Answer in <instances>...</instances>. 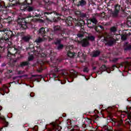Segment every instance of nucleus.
I'll return each instance as SVG.
<instances>
[{"instance_id": "f257e3e1", "label": "nucleus", "mask_w": 131, "mask_h": 131, "mask_svg": "<svg viewBox=\"0 0 131 131\" xmlns=\"http://www.w3.org/2000/svg\"><path fill=\"white\" fill-rule=\"evenodd\" d=\"M119 11H120V6L118 4L115 6V11L113 12V17H118Z\"/></svg>"}, {"instance_id": "f03ea898", "label": "nucleus", "mask_w": 131, "mask_h": 131, "mask_svg": "<svg viewBox=\"0 0 131 131\" xmlns=\"http://www.w3.org/2000/svg\"><path fill=\"white\" fill-rule=\"evenodd\" d=\"M104 40L105 41H107V45L108 46H112L114 42L115 41V39L112 38V37L107 36L106 38H104Z\"/></svg>"}, {"instance_id": "7ed1b4c3", "label": "nucleus", "mask_w": 131, "mask_h": 131, "mask_svg": "<svg viewBox=\"0 0 131 131\" xmlns=\"http://www.w3.org/2000/svg\"><path fill=\"white\" fill-rule=\"evenodd\" d=\"M113 125H117L118 126H120L122 124V120H112Z\"/></svg>"}, {"instance_id": "20e7f679", "label": "nucleus", "mask_w": 131, "mask_h": 131, "mask_svg": "<svg viewBox=\"0 0 131 131\" xmlns=\"http://www.w3.org/2000/svg\"><path fill=\"white\" fill-rule=\"evenodd\" d=\"M49 37L48 36L44 35L43 36V38H41L40 37L38 38L35 40V42L39 43V42H42V41H45V40L48 39Z\"/></svg>"}, {"instance_id": "39448f33", "label": "nucleus", "mask_w": 131, "mask_h": 131, "mask_svg": "<svg viewBox=\"0 0 131 131\" xmlns=\"http://www.w3.org/2000/svg\"><path fill=\"white\" fill-rule=\"evenodd\" d=\"M81 43L82 45V47H88V46H90V42H89V40H87V39H83L81 41Z\"/></svg>"}, {"instance_id": "423d86ee", "label": "nucleus", "mask_w": 131, "mask_h": 131, "mask_svg": "<svg viewBox=\"0 0 131 131\" xmlns=\"http://www.w3.org/2000/svg\"><path fill=\"white\" fill-rule=\"evenodd\" d=\"M27 8V5L25 3H23L20 5V9L21 11H26Z\"/></svg>"}, {"instance_id": "0eeeda50", "label": "nucleus", "mask_w": 131, "mask_h": 131, "mask_svg": "<svg viewBox=\"0 0 131 131\" xmlns=\"http://www.w3.org/2000/svg\"><path fill=\"white\" fill-rule=\"evenodd\" d=\"M30 38H31V37L30 35L25 36L23 37V39L24 41H29Z\"/></svg>"}, {"instance_id": "6e6552de", "label": "nucleus", "mask_w": 131, "mask_h": 131, "mask_svg": "<svg viewBox=\"0 0 131 131\" xmlns=\"http://www.w3.org/2000/svg\"><path fill=\"white\" fill-rule=\"evenodd\" d=\"M68 57H70V58H72L75 56V53L69 50V51L68 52Z\"/></svg>"}, {"instance_id": "1a4fd4ad", "label": "nucleus", "mask_w": 131, "mask_h": 131, "mask_svg": "<svg viewBox=\"0 0 131 131\" xmlns=\"http://www.w3.org/2000/svg\"><path fill=\"white\" fill-rule=\"evenodd\" d=\"M86 39L88 41L89 40H91V41H94V40H95V36L93 35H89L87 37Z\"/></svg>"}, {"instance_id": "9d476101", "label": "nucleus", "mask_w": 131, "mask_h": 131, "mask_svg": "<svg viewBox=\"0 0 131 131\" xmlns=\"http://www.w3.org/2000/svg\"><path fill=\"white\" fill-rule=\"evenodd\" d=\"M18 26L21 29H27V26L26 24H19Z\"/></svg>"}, {"instance_id": "9b49d317", "label": "nucleus", "mask_w": 131, "mask_h": 131, "mask_svg": "<svg viewBox=\"0 0 131 131\" xmlns=\"http://www.w3.org/2000/svg\"><path fill=\"white\" fill-rule=\"evenodd\" d=\"M38 33H40V34H45L46 33V31L45 30V28H41L38 31Z\"/></svg>"}, {"instance_id": "f8f14e48", "label": "nucleus", "mask_w": 131, "mask_h": 131, "mask_svg": "<svg viewBox=\"0 0 131 131\" xmlns=\"http://www.w3.org/2000/svg\"><path fill=\"white\" fill-rule=\"evenodd\" d=\"M85 4H86L85 3V1L84 0H81L80 1H79V4H78V6H84V5H85Z\"/></svg>"}, {"instance_id": "ddd939ff", "label": "nucleus", "mask_w": 131, "mask_h": 131, "mask_svg": "<svg viewBox=\"0 0 131 131\" xmlns=\"http://www.w3.org/2000/svg\"><path fill=\"white\" fill-rule=\"evenodd\" d=\"M34 10V8L33 7L27 6V10L28 11V12H32Z\"/></svg>"}, {"instance_id": "4468645a", "label": "nucleus", "mask_w": 131, "mask_h": 131, "mask_svg": "<svg viewBox=\"0 0 131 131\" xmlns=\"http://www.w3.org/2000/svg\"><path fill=\"white\" fill-rule=\"evenodd\" d=\"M100 70L101 71H106L107 70V68L106 67V66L103 65L100 69Z\"/></svg>"}, {"instance_id": "2eb2a0df", "label": "nucleus", "mask_w": 131, "mask_h": 131, "mask_svg": "<svg viewBox=\"0 0 131 131\" xmlns=\"http://www.w3.org/2000/svg\"><path fill=\"white\" fill-rule=\"evenodd\" d=\"M123 112H125V113H126L127 115V118L130 120L131 119V112H128L127 111H124Z\"/></svg>"}, {"instance_id": "dca6fc26", "label": "nucleus", "mask_w": 131, "mask_h": 131, "mask_svg": "<svg viewBox=\"0 0 131 131\" xmlns=\"http://www.w3.org/2000/svg\"><path fill=\"white\" fill-rule=\"evenodd\" d=\"M100 55V51H97L94 52L93 53V57H98V55Z\"/></svg>"}, {"instance_id": "f3484780", "label": "nucleus", "mask_w": 131, "mask_h": 131, "mask_svg": "<svg viewBox=\"0 0 131 131\" xmlns=\"http://www.w3.org/2000/svg\"><path fill=\"white\" fill-rule=\"evenodd\" d=\"M25 2L24 3L26 5L27 4L28 5H31L32 4V0H25Z\"/></svg>"}, {"instance_id": "a211bd4d", "label": "nucleus", "mask_w": 131, "mask_h": 131, "mask_svg": "<svg viewBox=\"0 0 131 131\" xmlns=\"http://www.w3.org/2000/svg\"><path fill=\"white\" fill-rule=\"evenodd\" d=\"M91 22H93L94 24L97 25V23H98V21H97V19L96 18H93L91 19Z\"/></svg>"}, {"instance_id": "6ab92c4d", "label": "nucleus", "mask_w": 131, "mask_h": 131, "mask_svg": "<svg viewBox=\"0 0 131 131\" xmlns=\"http://www.w3.org/2000/svg\"><path fill=\"white\" fill-rule=\"evenodd\" d=\"M111 32H115L116 31V28L115 27H113L111 28Z\"/></svg>"}, {"instance_id": "aec40b11", "label": "nucleus", "mask_w": 131, "mask_h": 131, "mask_svg": "<svg viewBox=\"0 0 131 131\" xmlns=\"http://www.w3.org/2000/svg\"><path fill=\"white\" fill-rule=\"evenodd\" d=\"M64 46L62 44H60L58 47H57V49L58 50H62V49H63Z\"/></svg>"}, {"instance_id": "412c9836", "label": "nucleus", "mask_w": 131, "mask_h": 131, "mask_svg": "<svg viewBox=\"0 0 131 131\" xmlns=\"http://www.w3.org/2000/svg\"><path fill=\"white\" fill-rule=\"evenodd\" d=\"M109 130H110L108 129V127L107 126H104L102 129V131H109Z\"/></svg>"}, {"instance_id": "4be33fe9", "label": "nucleus", "mask_w": 131, "mask_h": 131, "mask_svg": "<svg viewBox=\"0 0 131 131\" xmlns=\"http://www.w3.org/2000/svg\"><path fill=\"white\" fill-rule=\"evenodd\" d=\"M26 65H28V62H24L20 63L21 66H26Z\"/></svg>"}, {"instance_id": "5701e85b", "label": "nucleus", "mask_w": 131, "mask_h": 131, "mask_svg": "<svg viewBox=\"0 0 131 131\" xmlns=\"http://www.w3.org/2000/svg\"><path fill=\"white\" fill-rule=\"evenodd\" d=\"M122 40H125L126 39V35H123L121 36Z\"/></svg>"}, {"instance_id": "b1692460", "label": "nucleus", "mask_w": 131, "mask_h": 131, "mask_svg": "<svg viewBox=\"0 0 131 131\" xmlns=\"http://www.w3.org/2000/svg\"><path fill=\"white\" fill-rule=\"evenodd\" d=\"M60 29V26H56L54 27V30L56 31L57 30H59Z\"/></svg>"}, {"instance_id": "393cba45", "label": "nucleus", "mask_w": 131, "mask_h": 131, "mask_svg": "<svg viewBox=\"0 0 131 131\" xmlns=\"http://www.w3.org/2000/svg\"><path fill=\"white\" fill-rule=\"evenodd\" d=\"M32 60H33V56L31 55L29 57V61H32Z\"/></svg>"}, {"instance_id": "a878e982", "label": "nucleus", "mask_w": 131, "mask_h": 131, "mask_svg": "<svg viewBox=\"0 0 131 131\" xmlns=\"http://www.w3.org/2000/svg\"><path fill=\"white\" fill-rule=\"evenodd\" d=\"M77 36L78 37H82V36H83V35L81 33H79L77 34Z\"/></svg>"}, {"instance_id": "bb28decb", "label": "nucleus", "mask_w": 131, "mask_h": 131, "mask_svg": "<svg viewBox=\"0 0 131 131\" xmlns=\"http://www.w3.org/2000/svg\"><path fill=\"white\" fill-rule=\"evenodd\" d=\"M84 72H89V69L88 68H85L83 70Z\"/></svg>"}, {"instance_id": "cd10ccee", "label": "nucleus", "mask_w": 131, "mask_h": 131, "mask_svg": "<svg viewBox=\"0 0 131 131\" xmlns=\"http://www.w3.org/2000/svg\"><path fill=\"white\" fill-rule=\"evenodd\" d=\"M60 42H61V40L60 39L57 40V41L55 42V45H58L60 43Z\"/></svg>"}, {"instance_id": "c85d7f7f", "label": "nucleus", "mask_w": 131, "mask_h": 131, "mask_svg": "<svg viewBox=\"0 0 131 131\" xmlns=\"http://www.w3.org/2000/svg\"><path fill=\"white\" fill-rule=\"evenodd\" d=\"M5 50V47H0V52H3Z\"/></svg>"}, {"instance_id": "c756f323", "label": "nucleus", "mask_w": 131, "mask_h": 131, "mask_svg": "<svg viewBox=\"0 0 131 131\" xmlns=\"http://www.w3.org/2000/svg\"><path fill=\"white\" fill-rule=\"evenodd\" d=\"M5 126L6 127L8 126V125H9V122L5 121Z\"/></svg>"}, {"instance_id": "7c9ffc66", "label": "nucleus", "mask_w": 131, "mask_h": 131, "mask_svg": "<svg viewBox=\"0 0 131 131\" xmlns=\"http://www.w3.org/2000/svg\"><path fill=\"white\" fill-rule=\"evenodd\" d=\"M30 97H34V93H31L30 94Z\"/></svg>"}, {"instance_id": "2f4dec72", "label": "nucleus", "mask_w": 131, "mask_h": 131, "mask_svg": "<svg viewBox=\"0 0 131 131\" xmlns=\"http://www.w3.org/2000/svg\"><path fill=\"white\" fill-rule=\"evenodd\" d=\"M18 73H19V74H22L23 73V72L21 71H19L18 72Z\"/></svg>"}, {"instance_id": "473e14b6", "label": "nucleus", "mask_w": 131, "mask_h": 131, "mask_svg": "<svg viewBox=\"0 0 131 131\" xmlns=\"http://www.w3.org/2000/svg\"><path fill=\"white\" fill-rule=\"evenodd\" d=\"M76 14H77L78 15H79V14H80V12L77 11V12H76Z\"/></svg>"}, {"instance_id": "72a5a7b5", "label": "nucleus", "mask_w": 131, "mask_h": 131, "mask_svg": "<svg viewBox=\"0 0 131 131\" xmlns=\"http://www.w3.org/2000/svg\"><path fill=\"white\" fill-rule=\"evenodd\" d=\"M43 13H42V14H47V15H49V13H48V12H42Z\"/></svg>"}, {"instance_id": "f704fd0d", "label": "nucleus", "mask_w": 131, "mask_h": 131, "mask_svg": "<svg viewBox=\"0 0 131 131\" xmlns=\"http://www.w3.org/2000/svg\"><path fill=\"white\" fill-rule=\"evenodd\" d=\"M53 77H54V78H57V76H56L55 75H53Z\"/></svg>"}, {"instance_id": "c9c22d12", "label": "nucleus", "mask_w": 131, "mask_h": 131, "mask_svg": "<svg viewBox=\"0 0 131 131\" xmlns=\"http://www.w3.org/2000/svg\"><path fill=\"white\" fill-rule=\"evenodd\" d=\"M70 48V47H69V46H68L67 47V51H68L69 50V48Z\"/></svg>"}, {"instance_id": "e433bc0d", "label": "nucleus", "mask_w": 131, "mask_h": 131, "mask_svg": "<svg viewBox=\"0 0 131 131\" xmlns=\"http://www.w3.org/2000/svg\"><path fill=\"white\" fill-rule=\"evenodd\" d=\"M0 28H3V25L0 23Z\"/></svg>"}, {"instance_id": "4c0bfd02", "label": "nucleus", "mask_w": 131, "mask_h": 131, "mask_svg": "<svg viewBox=\"0 0 131 131\" xmlns=\"http://www.w3.org/2000/svg\"><path fill=\"white\" fill-rule=\"evenodd\" d=\"M2 120H4V121L6 120V119L5 118H2Z\"/></svg>"}, {"instance_id": "58836bf2", "label": "nucleus", "mask_w": 131, "mask_h": 131, "mask_svg": "<svg viewBox=\"0 0 131 131\" xmlns=\"http://www.w3.org/2000/svg\"><path fill=\"white\" fill-rule=\"evenodd\" d=\"M30 17H31V16L28 15V17H27V18H30Z\"/></svg>"}, {"instance_id": "ea45409f", "label": "nucleus", "mask_w": 131, "mask_h": 131, "mask_svg": "<svg viewBox=\"0 0 131 131\" xmlns=\"http://www.w3.org/2000/svg\"><path fill=\"white\" fill-rule=\"evenodd\" d=\"M96 67H93V70H95L96 69Z\"/></svg>"}, {"instance_id": "a19ab883", "label": "nucleus", "mask_w": 131, "mask_h": 131, "mask_svg": "<svg viewBox=\"0 0 131 131\" xmlns=\"http://www.w3.org/2000/svg\"><path fill=\"white\" fill-rule=\"evenodd\" d=\"M9 73H11V72H12V71H11V70H9Z\"/></svg>"}, {"instance_id": "79ce46f5", "label": "nucleus", "mask_w": 131, "mask_h": 131, "mask_svg": "<svg viewBox=\"0 0 131 131\" xmlns=\"http://www.w3.org/2000/svg\"><path fill=\"white\" fill-rule=\"evenodd\" d=\"M113 67H116V65H114V66H113Z\"/></svg>"}, {"instance_id": "37998d69", "label": "nucleus", "mask_w": 131, "mask_h": 131, "mask_svg": "<svg viewBox=\"0 0 131 131\" xmlns=\"http://www.w3.org/2000/svg\"><path fill=\"white\" fill-rule=\"evenodd\" d=\"M0 91H4V89H0Z\"/></svg>"}, {"instance_id": "c03bdc74", "label": "nucleus", "mask_w": 131, "mask_h": 131, "mask_svg": "<svg viewBox=\"0 0 131 131\" xmlns=\"http://www.w3.org/2000/svg\"><path fill=\"white\" fill-rule=\"evenodd\" d=\"M95 29L96 31H97V28H95Z\"/></svg>"}, {"instance_id": "a18cd8bd", "label": "nucleus", "mask_w": 131, "mask_h": 131, "mask_svg": "<svg viewBox=\"0 0 131 131\" xmlns=\"http://www.w3.org/2000/svg\"><path fill=\"white\" fill-rule=\"evenodd\" d=\"M99 27H100V28H102V26H100Z\"/></svg>"}, {"instance_id": "49530a36", "label": "nucleus", "mask_w": 131, "mask_h": 131, "mask_svg": "<svg viewBox=\"0 0 131 131\" xmlns=\"http://www.w3.org/2000/svg\"><path fill=\"white\" fill-rule=\"evenodd\" d=\"M120 67H123L122 64H121V65L120 66Z\"/></svg>"}, {"instance_id": "de8ad7c7", "label": "nucleus", "mask_w": 131, "mask_h": 131, "mask_svg": "<svg viewBox=\"0 0 131 131\" xmlns=\"http://www.w3.org/2000/svg\"><path fill=\"white\" fill-rule=\"evenodd\" d=\"M55 72H58V70H55Z\"/></svg>"}, {"instance_id": "09e8293b", "label": "nucleus", "mask_w": 131, "mask_h": 131, "mask_svg": "<svg viewBox=\"0 0 131 131\" xmlns=\"http://www.w3.org/2000/svg\"><path fill=\"white\" fill-rule=\"evenodd\" d=\"M14 50H15V51H17V49L16 48H14Z\"/></svg>"}, {"instance_id": "8fccbe9b", "label": "nucleus", "mask_w": 131, "mask_h": 131, "mask_svg": "<svg viewBox=\"0 0 131 131\" xmlns=\"http://www.w3.org/2000/svg\"><path fill=\"white\" fill-rule=\"evenodd\" d=\"M2 58V56L0 55V59H1Z\"/></svg>"}, {"instance_id": "3c124183", "label": "nucleus", "mask_w": 131, "mask_h": 131, "mask_svg": "<svg viewBox=\"0 0 131 131\" xmlns=\"http://www.w3.org/2000/svg\"><path fill=\"white\" fill-rule=\"evenodd\" d=\"M72 48H73L72 46H71V48L72 49Z\"/></svg>"}, {"instance_id": "603ef678", "label": "nucleus", "mask_w": 131, "mask_h": 131, "mask_svg": "<svg viewBox=\"0 0 131 131\" xmlns=\"http://www.w3.org/2000/svg\"><path fill=\"white\" fill-rule=\"evenodd\" d=\"M1 82H2V81L0 80V83H1Z\"/></svg>"}, {"instance_id": "864d4df0", "label": "nucleus", "mask_w": 131, "mask_h": 131, "mask_svg": "<svg viewBox=\"0 0 131 131\" xmlns=\"http://www.w3.org/2000/svg\"><path fill=\"white\" fill-rule=\"evenodd\" d=\"M125 50H127V49H125Z\"/></svg>"}, {"instance_id": "5fc2aeb1", "label": "nucleus", "mask_w": 131, "mask_h": 131, "mask_svg": "<svg viewBox=\"0 0 131 131\" xmlns=\"http://www.w3.org/2000/svg\"><path fill=\"white\" fill-rule=\"evenodd\" d=\"M128 50H129V48H128Z\"/></svg>"}, {"instance_id": "6e6d98bb", "label": "nucleus", "mask_w": 131, "mask_h": 131, "mask_svg": "<svg viewBox=\"0 0 131 131\" xmlns=\"http://www.w3.org/2000/svg\"><path fill=\"white\" fill-rule=\"evenodd\" d=\"M130 49H131V46H130Z\"/></svg>"}, {"instance_id": "4d7b16f0", "label": "nucleus", "mask_w": 131, "mask_h": 131, "mask_svg": "<svg viewBox=\"0 0 131 131\" xmlns=\"http://www.w3.org/2000/svg\"><path fill=\"white\" fill-rule=\"evenodd\" d=\"M0 40H1V39H0Z\"/></svg>"}]
</instances>
